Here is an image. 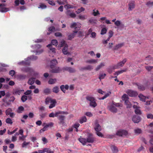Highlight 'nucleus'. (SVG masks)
I'll list each match as a JSON object with an SVG mask.
<instances>
[{"label":"nucleus","mask_w":153,"mask_h":153,"mask_svg":"<svg viewBox=\"0 0 153 153\" xmlns=\"http://www.w3.org/2000/svg\"><path fill=\"white\" fill-rule=\"evenodd\" d=\"M37 59V56H32L30 57H29L27 58V60L25 61H22L19 63V64H22L23 65H29L30 64V62L29 60H36Z\"/></svg>","instance_id":"nucleus-1"},{"label":"nucleus","mask_w":153,"mask_h":153,"mask_svg":"<svg viewBox=\"0 0 153 153\" xmlns=\"http://www.w3.org/2000/svg\"><path fill=\"white\" fill-rule=\"evenodd\" d=\"M86 99L90 102V106L93 108H94L97 106V104L94 97L88 96L86 97Z\"/></svg>","instance_id":"nucleus-2"},{"label":"nucleus","mask_w":153,"mask_h":153,"mask_svg":"<svg viewBox=\"0 0 153 153\" xmlns=\"http://www.w3.org/2000/svg\"><path fill=\"white\" fill-rule=\"evenodd\" d=\"M126 93L131 97H135L137 96L138 94L136 91L131 90H128L126 92Z\"/></svg>","instance_id":"nucleus-3"},{"label":"nucleus","mask_w":153,"mask_h":153,"mask_svg":"<svg viewBox=\"0 0 153 153\" xmlns=\"http://www.w3.org/2000/svg\"><path fill=\"white\" fill-rule=\"evenodd\" d=\"M128 134L127 131L124 130H120L118 131L116 134L119 136H126Z\"/></svg>","instance_id":"nucleus-4"},{"label":"nucleus","mask_w":153,"mask_h":153,"mask_svg":"<svg viewBox=\"0 0 153 153\" xmlns=\"http://www.w3.org/2000/svg\"><path fill=\"white\" fill-rule=\"evenodd\" d=\"M126 61L127 59H124L122 61L119 62L117 65H114V69H117L120 66H123Z\"/></svg>","instance_id":"nucleus-5"},{"label":"nucleus","mask_w":153,"mask_h":153,"mask_svg":"<svg viewBox=\"0 0 153 153\" xmlns=\"http://www.w3.org/2000/svg\"><path fill=\"white\" fill-rule=\"evenodd\" d=\"M65 14L67 16H69L71 18H75L76 16V14L73 12H71V10H67L65 12Z\"/></svg>","instance_id":"nucleus-6"},{"label":"nucleus","mask_w":153,"mask_h":153,"mask_svg":"<svg viewBox=\"0 0 153 153\" xmlns=\"http://www.w3.org/2000/svg\"><path fill=\"white\" fill-rule=\"evenodd\" d=\"M86 139L87 142L91 143H93L95 140V138L93 137V135L91 134H89Z\"/></svg>","instance_id":"nucleus-7"},{"label":"nucleus","mask_w":153,"mask_h":153,"mask_svg":"<svg viewBox=\"0 0 153 153\" xmlns=\"http://www.w3.org/2000/svg\"><path fill=\"white\" fill-rule=\"evenodd\" d=\"M132 120L134 123H138L140 121L141 118L139 116L134 115L133 117Z\"/></svg>","instance_id":"nucleus-8"},{"label":"nucleus","mask_w":153,"mask_h":153,"mask_svg":"<svg viewBox=\"0 0 153 153\" xmlns=\"http://www.w3.org/2000/svg\"><path fill=\"white\" fill-rule=\"evenodd\" d=\"M145 60L147 61V62L145 63L146 64L148 65L152 62L153 64V57H152L150 55H149L146 57L145 59Z\"/></svg>","instance_id":"nucleus-9"},{"label":"nucleus","mask_w":153,"mask_h":153,"mask_svg":"<svg viewBox=\"0 0 153 153\" xmlns=\"http://www.w3.org/2000/svg\"><path fill=\"white\" fill-rule=\"evenodd\" d=\"M94 129L96 131H101V127L98 123L97 121H96L95 122Z\"/></svg>","instance_id":"nucleus-10"},{"label":"nucleus","mask_w":153,"mask_h":153,"mask_svg":"<svg viewBox=\"0 0 153 153\" xmlns=\"http://www.w3.org/2000/svg\"><path fill=\"white\" fill-rule=\"evenodd\" d=\"M68 45L66 44L62 50V52L65 55L70 54V53L68 52Z\"/></svg>","instance_id":"nucleus-11"},{"label":"nucleus","mask_w":153,"mask_h":153,"mask_svg":"<svg viewBox=\"0 0 153 153\" xmlns=\"http://www.w3.org/2000/svg\"><path fill=\"white\" fill-rule=\"evenodd\" d=\"M133 107L135 109L134 111L136 114L139 115L141 114L142 113L140 110V107H138L135 105H134Z\"/></svg>","instance_id":"nucleus-12"},{"label":"nucleus","mask_w":153,"mask_h":153,"mask_svg":"<svg viewBox=\"0 0 153 153\" xmlns=\"http://www.w3.org/2000/svg\"><path fill=\"white\" fill-rule=\"evenodd\" d=\"M93 68V66L90 65H88L87 66L81 68L80 70L81 71L84 70H89L91 71Z\"/></svg>","instance_id":"nucleus-13"},{"label":"nucleus","mask_w":153,"mask_h":153,"mask_svg":"<svg viewBox=\"0 0 153 153\" xmlns=\"http://www.w3.org/2000/svg\"><path fill=\"white\" fill-rule=\"evenodd\" d=\"M135 2L134 1H131L128 4V10H131L135 7Z\"/></svg>","instance_id":"nucleus-14"},{"label":"nucleus","mask_w":153,"mask_h":153,"mask_svg":"<svg viewBox=\"0 0 153 153\" xmlns=\"http://www.w3.org/2000/svg\"><path fill=\"white\" fill-rule=\"evenodd\" d=\"M51 68L52 69L51 70V72L53 73H59L61 71V70L59 68V67H55L54 66L53 68Z\"/></svg>","instance_id":"nucleus-15"},{"label":"nucleus","mask_w":153,"mask_h":153,"mask_svg":"<svg viewBox=\"0 0 153 153\" xmlns=\"http://www.w3.org/2000/svg\"><path fill=\"white\" fill-rule=\"evenodd\" d=\"M63 69L68 71L70 73H74L76 71V70L74 68L70 67H64L63 68Z\"/></svg>","instance_id":"nucleus-16"},{"label":"nucleus","mask_w":153,"mask_h":153,"mask_svg":"<svg viewBox=\"0 0 153 153\" xmlns=\"http://www.w3.org/2000/svg\"><path fill=\"white\" fill-rule=\"evenodd\" d=\"M65 116L63 115H59L58 119L59 120V124H62L63 125L65 123L64 120L65 119Z\"/></svg>","instance_id":"nucleus-17"},{"label":"nucleus","mask_w":153,"mask_h":153,"mask_svg":"<svg viewBox=\"0 0 153 153\" xmlns=\"http://www.w3.org/2000/svg\"><path fill=\"white\" fill-rule=\"evenodd\" d=\"M108 108L109 110L111 112L113 113H116L117 112V109L113 105H110L109 107Z\"/></svg>","instance_id":"nucleus-18"},{"label":"nucleus","mask_w":153,"mask_h":153,"mask_svg":"<svg viewBox=\"0 0 153 153\" xmlns=\"http://www.w3.org/2000/svg\"><path fill=\"white\" fill-rule=\"evenodd\" d=\"M18 79L19 80H23L25 79L27 77V76L24 74H19L17 76Z\"/></svg>","instance_id":"nucleus-19"},{"label":"nucleus","mask_w":153,"mask_h":153,"mask_svg":"<svg viewBox=\"0 0 153 153\" xmlns=\"http://www.w3.org/2000/svg\"><path fill=\"white\" fill-rule=\"evenodd\" d=\"M123 45L124 44L123 43L119 44L113 48V50L114 51L117 50L118 49L121 48Z\"/></svg>","instance_id":"nucleus-20"},{"label":"nucleus","mask_w":153,"mask_h":153,"mask_svg":"<svg viewBox=\"0 0 153 153\" xmlns=\"http://www.w3.org/2000/svg\"><path fill=\"white\" fill-rule=\"evenodd\" d=\"M57 61L55 59H53L51 61L50 64V67L51 68H53L54 66L57 64Z\"/></svg>","instance_id":"nucleus-21"},{"label":"nucleus","mask_w":153,"mask_h":153,"mask_svg":"<svg viewBox=\"0 0 153 153\" xmlns=\"http://www.w3.org/2000/svg\"><path fill=\"white\" fill-rule=\"evenodd\" d=\"M56 102L55 99H53L52 100L51 104L49 106V108H52L55 106L56 104Z\"/></svg>","instance_id":"nucleus-22"},{"label":"nucleus","mask_w":153,"mask_h":153,"mask_svg":"<svg viewBox=\"0 0 153 153\" xmlns=\"http://www.w3.org/2000/svg\"><path fill=\"white\" fill-rule=\"evenodd\" d=\"M54 123L52 122H50L48 123H44L42 124V126H44L45 125L48 128V127L51 128L53 127V126Z\"/></svg>","instance_id":"nucleus-23"},{"label":"nucleus","mask_w":153,"mask_h":153,"mask_svg":"<svg viewBox=\"0 0 153 153\" xmlns=\"http://www.w3.org/2000/svg\"><path fill=\"white\" fill-rule=\"evenodd\" d=\"M140 100L142 101L145 102L146 98L148 99V98H146V97L141 94H140L138 96Z\"/></svg>","instance_id":"nucleus-24"},{"label":"nucleus","mask_w":153,"mask_h":153,"mask_svg":"<svg viewBox=\"0 0 153 153\" xmlns=\"http://www.w3.org/2000/svg\"><path fill=\"white\" fill-rule=\"evenodd\" d=\"M35 79V78L33 77H32L29 79L27 82L28 84L30 85L33 84L34 83Z\"/></svg>","instance_id":"nucleus-25"},{"label":"nucleus","mask_w":153,"mask_h":153,"mask_svg":"<svg viewBox=\"0 0 153 153\" xmlns=\"http://www.w3.org/2000/svg\"><path fill=\"white\" fill-rule=\"evenodd\" d=\"M111 148L113 153H117L118 152L117 148L115 146H112Z\"/></svg>","instance_id":"nucleus-26"},{"label":"nucleus","mask_w":153,"mask_h":153,"mask_svg":"<svg viewBox=\"0 0 153 153\" xmlns=\"http://www.w3.org/2000/svg\"><path fill=\"white\" fill-rule=\"evenodd\" d=\"M87 121V118L85 116H83L81 117L79 119V122L81 124Z\"/></svg>","instance_id":"nucleus-27"},{"label":"nucleus","mask_w":153,"mask_h":153,"mask_svg":"<svg viewBox=\"0 0 153 153\" xmlns=\"http://www.w3.org/2000/svg\"><path fill=\"white\" fill-rule=\"evenodd\" d=\"M47 47H48L50 50L52 51V52L55 53H56V49L55 48H53L52 45L51 44H49L47 46Z\"/></svg>","instance_id":"nucleus-28"},{"label":"nucleus","mask_w":153,"mask_h":153,"mask_svg":"<svg viewBox=\"0 0 153 153\" xmlns=\"http://www.w3.org/2000/svg\"><path fill=\"white\" fill-rule=\"evenodd\" d=\"M51 89L48 88L44 89L43 91V93L46 95H48L51 93Z\"/></svg>","instance_id":"nucleus-29"},{"label":"nucleus","mask_w":153,"mask_h":153,"mask_svg":"<svg viewBox=\"0 0 153 153\" xmlns=\"http://www.w3.org/2000/svg\"><path fill=\"white\" fill-rule=\"evenodd\" d=\"M137 86L138 89L140 91H143L144 90L146 89V87L143 85L137 84Z\"/></svg>","instance_id":"nucleus-30"},{"label":"nucleus","mask_w":153,"mask_h":153,"mask_svg":"<svg viewBox=\"0 0 153 153\" xmlns=\"http://www.w3.org/2000/svg\"><path fill=\"white\" fill-rule=\"evenodd\" d=\"M78 140L83 145H85L87 142L86 139L84 138H79Z\"/></svg>","instance_id":"nucleus-31"},{"label":"nucleus","mask_w":153,"mask_h":153,"mask_svg":"<svg viewBox=\"0 0 153 153\" xmlns=\"http://www.w3.org/2000/svg\"><path fill=\"white\" fill-rule=\"evenodd\" d=\"M126 71V70H123L121 71H117L114 73V75L116 76H118L120 74H122L123 73V72Z\"/></svg>","instance_id":"nucleus-32"},{"label":"nucleus","mask_w":153,"mask_h":153,"mask_svg":"<svg viewBox=\"0 0 153 153\" xmlns=\"http://www.w3.org/2000/svg\"><path fill=\"white\" fill-rule=\"evenodd\" d=\"M53 99H52L50 97H47L45 100V103L46 104H49V103H51L52 101V100H53Z\"/></svg>","instance_id":"nucleus-33"},{"label":"nucleus","mask_w":153,"mask_h":153,"mask_svg":"<svg viewBox=\"0 0 153 153\" xmlns=\"http://www.w3.org/2000/svg\"><path fill=\"white\" fill-rule=\"evenodd\" d=\"M125 104L127 105V108H130L131 107V105L130 102L129 101L128 99L125 100Z\"/></svg>","instance_id":"nucleus-34"},{"label":"nucleus","mask_w":153,"mask_h":153,"mask_svg":"<svg viewBox=\"0 0 153 153\" xmlns=\"http://www.w3.org/2000/svg\"><path fill=\"white\" fill-rule=\"evenodd\" d=\"M92 14L94 16H96L97 15H99L100 13L98 10H96V9H95L93 10V12Z\"/></svg>","instance_id":"nucleus-35"},{"label":"nucleus","mask_w":153,"mask_h":153,"mask_svg":"<svg viewBox=\"0 0 153 153\" xmlns=\"http://www.w3.org/2000/svg\"><path fill=\"white\" fill-rule=\"evenodd\" d=\"M47 115V114L46 112H40V113L39 114V116L40 117L42 118H44Z\"/></svg>","instance_id":"nucleus-36"},{"label":"nucleus","mask_w":153,"mask_h":153,"mask_svg":"<svg viewBox=\"0 0 153 153\" xmlns=\"http://www.w3.org/2000/svg\"><path fill=\"white\" fill-rule=\"evenodd\" d=\"M58 116V115L57 112H56L55 114L53 112H52L49 115V117H56Z\"/></svg>","instance_id":"nucleus-37"},{"label":"nucleus","mask_w":153,"mask_h":153,"mask_svg":"<svg viewBox=\"0 0 153 153\" xmlns=\"http://www.w3.org/2000/svg\"><path fill=\"white\" fill-rule=\"evenodd\" d=\"M105 65L104 63L103 62H102L100 64L98 65L97 68H96L95 69V70L96 71H98V70H99L102 67L104 66Z\"/></svg>","instance_id":"nucleus-38"},{"label":"nucleus","mask_w":153,"mask_h":153,"mask_svg":"<svg viewBox=\"0 0 153 153\" xmlns=\"http://www.w3.org/2000/svg\"><path fill=\"white\" fill-rule=\"evenodd\" d=\"M74 6L69 4H67L64 6V7L67 10L70 8H74Z\"/></svg>","instance_id":"nucleus-39"},{"label":"nucleus","mask_w":153,"mask_h":153,"mask_svg":"<svg viewBox=\"0 0 153 153\" xmlns=\"http://www.w3.org/2000/svg\"><path fill=\"white\" fill-rule=\"evenodd\" d=\"M53 91L56 93H58L59 91V88L57 86H55L52 89Z\"/></svg>","instance_id":"nucleus-40"},{"label":"nucleus","mask_w":153,"mask_h":153,"mask_svg":"<svg viewBox=\"0 0 153 153\" xmlns=\"http://www.w3.org/2000/svg\"><path fill=\"white\" fill-rule=\"evenodd\" d=\"M86 62L88 63H95L97 62V60L94 59H91L86 61Z\"/></svg>","instance_id":"nucleus-41"},{"label":"nucleus","mask_w":153,"mask_h":153,"mask_svg":"<svg viewBox=\"0 0 153 153\" xmlns=\"http://www.w3.org/2000/svg\"><path fill=\"white\" fill-rule=\"evenodd\" d=\"M145 68L147 71H150L153 68V66H145Z\"/></svg>","instance_id":"nucleus-42"},{"label":"nucleus","mask_w":153,"mask_h":153,"mask_svg":"<svg viewBox=\"0 0 153 153\" xmlns=\"http://www.w3.org/2000/svg\"><path fill=\"white\" fill-rule=\"evenodd\" d=\"M23 90H19L18 89H16L14 91V93L16 94L20 95V94L23 91Z\"/></svg>","instance_id":"nucleus-43"},{"label":"nucleus","mask_w":153,"mask_h":153,"mask_svg":"<svg viewBox=\"0 0 153 153\" xmlns=\"http://www.w3.org/2000/svg\"><path fill=\"white\" fill-rule=\"evenodd\" d=\"M48 30L49 32H53L55 31V28L54 26H51L48 28Z\"/></svg>","instance_id":"nucleus-44"},{"label":"nucleus","mask_w":153,"mask_h":153,"mask_svg":"<svg viewBox=\"0 0 153 153\" xmlns=\"http://www.w3.org/2000/svg\"><path fill=\"white\" fill-rule=\"evenodd\" d=\"M56 81L55 79H50L48 81V83L50 84H54Z\"/></svg>","instance_id":"nucleus-45"},{"label":"nucleus","mask_w":153,"mask_h":153,"mask_svg":"<svg viewBox=\"0 0 153 153\" xmlns=\"http://www.w3.org/2000/svg\"><path fill=\"white\" fill-rule=\"evenodd\" d=\"M51 45L57 46L58 45V42L56 39H53L51 41Z\"/></svg>","instance_id":"nucleus-46"},{"label":"nucleus","mask_w":153,"mask_h":153,"mask_svg":"<svg viewBox=\"0 0 153 153\" xmlns=\"http://www.w3.org/2000/svg\"><path fill=\"white\" fill-rule=\"evenodd\" d=\"M75 36V34L74 33H72L68 36V39L69 40H71L74 38Z\"/></svg>","instance_id":"nucleus-47"},{"label":"nucleus","mask_w":153,"mask_h":153,"mask_svg":"<svg viewBox=\"0 0 153 153\" xmlns=\"http://www.w3.org/2000/svg\"><path fill=\"white\" fill-rule=\"evenodd\" d=\"M134 132L136 134H139L142 132L140 128H137L134 130Z\"/></svg>","instance_id":"nucleus-48"},{"label":"nucleus","mask_w":153,"mask_h":153,"mask_svg":"<svg viewBox=\"0 0 153 153\" xmlns=\"http://www.w3.org/2000/svg\"><path fill=\"white\" fill-rule=\"evenodd\" d=\"M107 31V30L106 28H103L102 29L101 34V35H104L106 33Z\"/></svg>","instance_id":"nucleus-49"},{"label":"nucleus","mask_w":153,"mask_h":153,"mask_svg":"<svg viewBox=\"0 0 153 153\" xmlns=\"http://www.w3.org/2000/svg\"><path fill=\"white\" fill-rule=\"evenodd\" d=\"M6 122L8 124H12L13 123L12 120L10 118H8L6 120Z\"/></svg>","instance_id":"nucleus-50"},{"label":"nucleus","mask_w":153,"mask_h":153,"mask_svg":"<svg viewBox=\"0 0 153 153\" xmlns=\"http://www.w3.org/2000/svg\"><path fill=\"white\" fill-rule=\"evenodd\" d=\"M27 99V97L26 95L22 96L21 98L22 101L23 102H25Z\"/></svg>","instance_id":"nucleus-51"},{"label":"nucleus","mask_w":153,"mask_h":153,"mask_svg":"<svg viewBox=\"0 0 153 153\" xmlns=\"http://www.w3.org/2000/svg\"><path fill=\"white\" fill-rule=\"evenodd\" d=\"M106 76L105 74H101L99 76V79L101 80V79H104Z\"/></svg>","instance_id":"nucleus-52"},{"label":"nucleus","mask_w":153,"mask_h":153,"mask_svg":"<svg viewBox=\"0 0 153 153\" xmlns=\"http://www.w3.org/2000/svg\"><path fill=\"white\" fill-rule=\"evenodd\" d=\"M122 99L123 100L125 101V100L128 99V95L126 94H124L122 96Z\"/></svg>","instance_id":"nucleus-53"},{"label":"nucleus","mask_w":153,"mask_h":153,"mask_svg":"<svg viewBox=\"0 0 153 153\" xmlns=\"http://www.w3.org/2000/svg\"><path fill=\"white\" fill-rule=\"evenodd\" d=\"M47 7V6L43 3H40V5L39 7V8H41L42 9L46 8Z\"/></svg>","instance_id":"nucleus-54"},{"label":"nucleus","mask_w":153,"mask_h":153,"mask_svg":"<svg viewBox=\"0 0 153 153\" xmlns=\"http://www.w3.org/2000/svg\"><path fill=\"white\" fill-rule=\"evenodd\" d=\"M44 127L42 129L40 130L39 132L40 133H42V132L48 130V128L45 125Z\"/></svg>","instance_id":"nucleus-55"},{"label":"nucleus","mask_w":153,"mask_h":153,"mask_svg":"<svg viewBox=\"0 0 153 153\" xmlns=\"http://www.w3.org/2000/svg\"><path fill=\"white\" fill-rule=\"evenodd\" d=\"M24 109L23 106H20L18 108V112L19 113H21L22 111H24Z\"/></svg>","instance_id":"nucleus-56"},{"label":"nucleus","mask_w":153,"mask_h":153,"mask_svg":"<svg viewBox=\"0 0 153 153\" xmlns=\"http://www.w3.org/2000/svg\"><path fill=\"white\" fill-rule=\"evenodd\" d=\"M146 5L149 7H150L153 6V1L151 2L150 1H148L146 4Z\"/></svg>","instance_id":"nucleus-57"},{"label":"nucleus","mask_w":153,"mask_h":153,"mask_svg":"<svg viewBox=\"0 0 153 153\" xmlns=\"http://www.w3.org/2000/svg\"><path fill=\"white\" fill-rule=\"evenodd\" d=\"M100 131H96V134L99 137H103V134L100 132Z\"/></svg>","instance_id":"nucleus-58"},{"label":"nucleus","mask_w":153,"mask_h":153,"mask_svg":"<svg viewBox=\"0 0 153 153\" xmlns=\"http://www.w3.org/2000/svg\"><path fill=\"white\" fill-rule=\"evenodd\" d=\"M147 117L148 119H153V115L152 114H149L147 115Z\"/></svg>","instance_id":"nucleus-59"},{"label":"nucleus","mask_w":153,"mask_h":153,"mask_svg":"<svg viewBox=\"0 0 153 153\" xmlns=\"http://www.w3.org/2000/svg\"><path fill=\"white\" fill-rule=\"evenodd\" d=\"M54 35L56 37H62V34L60 32H56L54 33Z\"/></svg>","instance_id":"nucleus-60"},{"label":"nucleus","mask_w":153,"mask_h":153,"mask_svg":"<svg viewBox=\"0 0 153 153\" xmlns=\"http://www.w3.org/2000/svg\"><path fill=\"white\" fill-rule=\"evenodd\" d=\"M15 72L14 70H11L9 71V74L10 75L13 76L15 74Z\"/></svg>","instance_id":"nucleus-61"},{"label":"nucleus","mask_w":153,"mask_h":153,"mask_svg":"<svg viewBox=\"0 0 153 153\" xmlns=\"http://www.w3.org/2000/svg\"><path fill=\"white\" fill-rule=\"evenodd\" d=\"M60 88L61 90L64 93L65 92V88L64 87V85H62L60 87Z\"/></svg>","instance_id":"nucleus-62"},{"label":"nucleus","mask_w":153,"mask_h":153,"mask_svg":"<svg viewBox=\"0 0 153 153\" xmlns=\"http://www.w3.org/2000/svg\"><path fill=\"white\" fill-rule=\"evenodd\" d=\"M9 10L8 8L6 7H3L1 10V11L2 12H6Z\"/></svg>","instance_id":"nucleus-63"},{"label":"nucleus","mask_w":153,"mask_h":153,"mask_svg":"<svg viewBox=\"0 0 153 153\" xmlns=\"http://www.w3.org/2000/svg\"><path fill=\"white\" fill-rule=\"evenodd\" d=\"M29 144V142H26L25 141L22 144V147L23 148L25 147V146H27Z\"/></svg>","instance_id":"nucleus-64"}]
</instances>
